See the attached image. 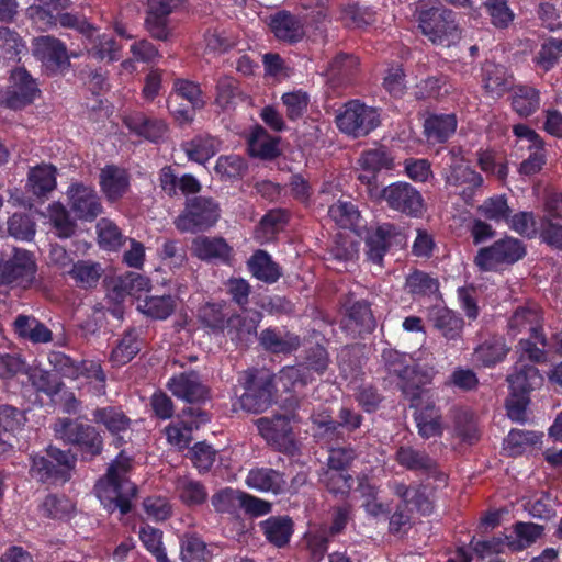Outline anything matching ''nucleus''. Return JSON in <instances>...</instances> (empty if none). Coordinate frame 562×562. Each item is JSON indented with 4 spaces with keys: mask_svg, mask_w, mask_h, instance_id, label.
I'll use <instances>...</instances> for the list:
<instances>
[{
    "mask_svg": "<svg viewBox=\"0 0 562 562\" xmlns=\"http://www.w3.org/2000/svg\"><path fill=\"white\" fill-rule=\"evenodd\" d=\"M542 532V526L518 521L514 525L513 533L505 536L506 544L510 551L519 552L535 543Z\"/></svg>",
    "mask_w": 562,
    "mask_h": 562,
    "instance_id": "obj_37",
    "label": "nucleus"
},
{
    "mask_svg": "<svg viewBox=\"0 0 562 562\" xmlns=\"http://www.w3.org/2000/svg\"><path fill=\"white\" fill-rule=\"evenodd\" d=\"M359 165L362 171L358 175V180L366 187L369 195L373 187H379L378 172L382 169H392L393 158L385 147H378L364 151L359 159Z\"/></svg>",
    "mask_w": 562,
    "mask_h": 562,
    "instance_id": "obj_19",
    "label": "nucleus"
},
{
    "mask_svg": "<svg viewBox=\"0 0 562 562\" xmlns=\"http://www.w3.org/2000/svg\"><path fill=\"white\" fill-rule=\"evenodd\" d=\"M526 255L525 244L514 237H504L481 248L474 258L475 265L483 271L495 270L499 265H513Z\"/></svg>",
    "mask_w": 562,
    "mask_h": 562,
    "instance_id": "obj_11",
    "label": "nucleus"
},
{
    "mask_svg": "<svg viewBox=\"0 0 562 562\" xmlns=\"http://www.w3.org/2000/svg\"><path fill=\"white\" fill-rule=\"evenodd\" d=\"M250 488L260 492H280L285 484L283 474L272 469L251 470L246 480Z\"/></svg>",
    "mask_w": 562,
    "mask_h": 562,
    "instance_id": "obj_41",
    "label": "nucleus"
},
{
    "mask_svg": "<svg viewBox=\"0 0 562 562\" xmlns=\"http://www.w3.org/2000/svg\"><path fill=\"white\" fill-rule=\"evenodd\" d=\"M140 351V341L135 329L125 331L122 339L112 350L110 361L114 367L128 363Z\"/></svg>",
    "mask_w": 562,
    "mask_h": 562,
    "instance_id": "obj_45",
    "label": "nucleus"
},
{
    "mask_svg": "<svg viewBox=\"0 0 562 562\" xmlns=\"http://www.w3.org/2000/svg\"><path fill=\"white\" fill-rule=\"evenodd\" d=\"M27 186L34 195L46 196L56 188V168L45 164L31 168Z\"/></svg>",
    "mask_w": 562,
    "mask_h": 562,
    "instance_id": "obj_39",
    "label": "nucleus"
},
{
    "mask_svg": "<svg viewBox=\"0 0 562 562\" xmlns=\"http://www.w3.org/2000/svg\"><path fill=\"white\" fill-rule=\"evenodd\" d=\"M37 265L34 255L22 248H13L12 255L0 254V285L30 289L36 281Z\"/></svg>",
    "mask_w": 562,
    "mask_h": 562,
    "instance_id": "obj_6",
    "label": "nucleus"
},
{
    "mask_svg": "<svg viewBox=\"0 0 562 562\" xmlns=\"http://www.w3.org/2000/svg\"><path fill=\"white\" fill-rule=\"evenodd\" d=\"M53 429L57 439L77 446L85 460L93 459L103 450V438L94 426L76 419L59 418Z\"/></svg>",
    "mask_w": 562,
    "mask_h": 562,
    "instance_id": "obj_2",
    "label": "nucleus"
},
{
    "mask_svg": "<svg viewBox=\"0 0 562 562\" xmlns=\"http://www.w3.org/2000/svg\"><path fill=\"white\" fill-rule=\"evenodd\" d=\"M48 360L54 370L66 378L78 379L79 376H86L88 379H95L99 382L105 381V374L101 366L94 361L75 360L60 351H52Z\"/></svg>",
    "mask_w": 562,
    "mask_h": 562,
    "instance_id": "obj_16",
    "label": "nucleus"
},
{
    "mask_svg": "<svg viewBox=\"0 0 562 562\" xmlns=\"http://www.w3.org/2000/svg\"><path fill=\"white\" fill-rule=\"evenodd\" d=\"M345 310L346 327L358 333L370 334L376 326V321L371 310V303L364 299H356L347 295L342 302Z\"/></svg>",
    "mask_w": 562,
    "mask_h": 562,
    "instance_id": "obj_17",
    "label": "nucleus"
},
{
    "mask_svg": "<svg viewBox=\"0 0 562 562\" xmlns=\"http://www.w3.org/2000/svg\"><path fill=\"white\" fill-rule=\"evenodd\" d=\"M8 232L16 239L31 240L35 235V223L27 214L14 213L8 220Z\"/></svg>",
    "mask_w": 562,
    "mask_h": 562,
    "instance_id": "obj_63",
    "label": "nucleus"
},
{
    "mask_svg": "<svg viewBox=\"0 0 562 562\" xmlns=\"http://www.w3.org/2000/svg\"><path fill=\"white\" fill-rule=\"evenodd\" d=\"M279 380L286 390H296L311 383L313 376L307 368L301 364L283 368L279 373Z\"/></svg>",
    "mask_w": 562,
    "mask_h": 562,
    "instance_id": "obj_58",
    "label": "nucleus"
},
{
    "mask_svg": "<svg viewBox=\"0 0 562 562\" xmlns=\"http://www.w3.org/2000/svg\"><path fill=\"white\" fill-rule=\"evenodd\" d=\"M33 54L53 72L66 69L70 65L65 45L52 36L34 38Z\"/></svg>",
    "mask_w": 562,
    "mask_h": 562,
    "instance_id": "obj_18",
    "label": "nucleus"
},
{
    "mask_svg": "<svg viewBox=\"0 0 562 562\" xmlns=\"http://www.w3.org/2000/svg\"><path fill=\"white\" fill-rule=\"evenodd\" d=\"M120 46L115 40L106 34L97 35L91 40V47L88 49V54L98 59L108 61H114L119 59Z\"/></svg>",
    "mask_w": 562,
    "mask_h": 562,
    "instance_id": "obj_54",
    "label": "nucleus"
},
{
    "mask_svg": "<svg viewBox=\"0 0 562 562\" xmlns=\"http://www.w3.org/2000/svg\"><path fill=\"white\" fill-rule=\"evenodd\" d=\"M48 458L35 457L30 469L32 479L52 485L58 486V483H65L70 477V470L75 467L77 458L69 450L49 446L46 450Z\"/></svg>",
    "mask_w": 562,
    "mask_h": 562,
    "instance_id": "obj_4",
    "label": "nucleus"
},
{
    "mask_svg": "<svg viewBox=\"0 0 562 562\" xmlns=\"http://www.w3.org/2000/svg\"><path fill=\"white\" fill-rule=\"evenodd\" d=\"M330 362L329 353L324 346L315 344L305 349L303 366L308 372L314 371L322 375L327 371Z\"/></svg>",
    "mask_w": 562,
    "mask_h": 562,
    "instance_id": "obj_59",
    "label": "nucleus"
},
{
    "mask_svg": "<svg viewBox=\"0 0 562 562\" xmlns=\"http://www.w3.org/2000/svg\"><path fill=\"white\" fill-rule=\"evenodd\" d=\"M429 322L445 339L456 341L461 338L464 321L453 311L447 307H434L429 312Z\"/></svg>",
    "mask_w": 562,
    "mask_h": 562,
    "instance_id": "obj_28",
    "label": "nucleus"
},
{
    "mask_svg": "<svg viewBox=\"0 0 562 562\" xmlns=\"http://www.w3.org/2000/svg\"><path fill=\"white\" fill-rule=\"evenodd\" d=\"M359 70V59L346 53L337 54L327 67V76L336 86H345L352 81Z\"/></svg>",
    "mask_w": 562,
    "mask_h": 562,
    "instance_id": "obj_32",
    "label": "nucleus"
},
{
    "mask_svg": "<svg viewBox=\"0 0 562 562\" xmlns=\"http://www.w3.org/2000/svg\"><path fill=\"white\" fill-rule=\"evenodd\" d=\"M248 269L258 280L274 283L281 277V268L265 250H257L248 260Z\"/></svg>",
    "mask_w": 562,
    "mask_h": 562,
    "instance_id": "obj_38",
    "label": "nucleus"
},
{
    "mask_svg": "<svg viewBox=\"0 0 562 562\" xmlns=\"http://www.w3.org/2000/svg\"><path fill=\"white\" fill-rule=\"evenodd\" d=\"M396 460L409 470H428L435 465V461L427 453L412 447H401L396 452Z\"/></svg>",
    "mask_w": 562,
    "mask_h": 562,
    "instance_id": "obj_55",
    "label": "nucleus"
},
{
    "mask_svg": "<svg viewBox=\"0 0 562 562\" xmlns=\"http://www.w3.org/2000/svg\"><path fill=\"white\" fill-rule=\"evenodd\" d=\"M168 390L177 398L190 404H203L211 398V390L196 371L182 372L167 383Z\"/></svg>",
    "mask_w": 562,
    "mask_h": 562,
    "instance_id": "obj_13",
    "label": "nucleus"
},
{
    "mask_svg": "<svg viewBox=\"0 0 562 562\" xmlns=\"http://www.w3.org/2000/svg\"><path fill=\"white\" fill-rule=\"evenodd\" d=\"M369 196L375 201L383 200L391 210L411 217H419L424 211L422 193L408 182H394L383 189L373 187Z\"/></svg>",
    "mask_w": 562,
    "mask_h": 562,
    "instance_id": "obj_7",
    "label": "nucleus"
},
{
    "mask_svg": "<svg viewBox=\"0 0 562 562\" xmlns=\"http://www.w3.org/2000/svg\"><path fill=\"white\" fill-rule=\"evenodd\" d=\"M131 462V459L121 452L110 464L105 476L98 481L95 488L105 492H137V485L130 479Z\"/></svg>",
    "mask_w": 562,
    "mask_h": 562,
    "instance_id": "obj_20",
    "label": "nucleus"
},
{
    "mask_svg": "<svg viewBox=\"0 0 562 562\" xmlns=\"http://www.w3.org/2000/svg\"><path fill=\"white\" fill-rule=\"evenodd\" d=\"M93 422L103 425L106 430L115 437V443L121 446L125 442V434L131 427V419L126 414L115 406L97 408L92 413Z\"/></svg>",
    "mask_w": 562,
    "mask_h": 562,
    "instance_id": "obj_25",
    "label": "nucleus"
},
{
    "mask_svg": "<svg viewBox=\"0 0 562 562\" xmlns=\"http://www.w3.org/2000/svg\"><path fill=\"white\" fill-rule=\"evenodd\" d=\"M512 395H527L539 389L543 383V376L533 366L518 360L513 369V373L507 376Z\"/></svg>",
    "mask_w": 562,
    "mask_h": 562,
    "instance_id": "obj_23",
    "label": "nucleus"
},
{
    "mask_svg": "<svg viewBox=\"0 0 562 562\" xmlns=\"http://www.w3.org/2000/svg\"><path fill=\"white\" fill-rule=\"evenodd\" d=\"M508 331L513 336L528 331L530 338L537 339L543 347L548 345L547 338L542 333L540 315L535 308L518 307L508 321Z\"/></svg>",
    "mask_w": 562,
    "mask_h": 562,
    "instance_id": "obj_24",
    "label": "nucleus"
},
{
    "mask_svg": "<svg viewBox=\"0 0 562 562\" xmlns=\"http://www.w3.org/2000/svg\"><path fill=\"white\" fill-rule=\"evenodd\" d=\"M42 507L47 517L64 519L74 512L75 503L67 494H47Z\"/></svg>",
    "mask_w": 562,
    "mask_h": 562,
    "instance_id": "obj_51",
    "label": "nucleus"
},
{
    "mask_svg": "<svg viewBox=\"0 0 562 562\" xmlns=\"http://www.w3.org/2000/svg\"><path fill=\"white\" fill-rule=\"evenodd\" d=\"M232 247L223 237L198 236L192 241V252L204 261L228 262Z\"/></svg>",
    "mask_w": 562,
    "mask_h": 562,
    "instance_id": "obj_26",
    "label": "nucleus"
},
{
    "mask_svg": "<svg viewBox=\"0 0 562 562\" xmlns=\"http://www.w3.org/2000/svg\"><path fill=\"white\" fill-rule=\"evenodd\" d=\"M432 376V368L413 363L407 375L398 381V387L409 402L411 407L418 408L426 401H430L429 390L426 389V385L431 382Z\"/></svg>",
    "mask_w": 562,
    "mask_h": 562,
    "instance_id": "obj_14",
    "label": "nucleus"
},
{
    "mask_svg": "<svg viewBox=\"0 0 562 562\" xmlns=\"http://www.w3.org/2000/svg\"><path fill=\"white\" fill-rule=\"evenodd\" d=\"M218 142L211 136H196L182 145L188 158L192 161L204 164L213 157L218 148Z\"/></svg>",
    "mask_w": 562,
    "mask_h": 562,
    "instance_id": "obj_46",
    "label": "nucleus"
},
{
    "mask_svg": "<svg viewBox=\"0 0 562 562\" xmlns=\"http://www.w3.org/2000/svg\"><path fill=\"white\" fill-rule=\"evenodd\" d=\"M179 417V423L166 428V435L170 443L186 448L192 441V431L210 422V414L201 407H187Z\"/></svg>",
    "mask_w": 562,
    "mask_h": 562,
    "instance_id": "obj_15",
    "label": "nucleus"
},
{
    "mask_svg": "<svg viewBox=\"0 0 562 562\" xmlns=\"http://www.w3.org/2000/svg\"><path fill=\"white\" fill-rule=\"evenodd\" d=\"M126 125L132 132L150 142H158L167 131V125L161 120L147 117L144 114L128 117Z\"/></svg>",
    "mask_w": 562,
    "mask_h": 562,
    "instance_id": "obj_43",
    "label": "nucleus"
},
{
    "mask_svg": "<svg viewBox=\"0 0 562 562\" xmlns=\"http://www.w3.org/2000/svg\"><path fill=\"white\" fill-rule=\"evenodd\" d=\"M269 25L278 40L289 43L301 41L305 34L301 20L286 11L272 15Z\"/></svg>",
    "mask_w": 562,
    "mask_h": 562,
    "instance_id": "obj_30",
    "label": "nucleus"
},
{
    "mask_svg": "<svg viewBox=\"0 0 562 562\" xmlns=\"http://www.w3.org/2000/svg\"><path fill=\"white\" fill-rule=\"evenodd\" d=\"M259 340L265 349L274 353H288L296 350L301 345L297 335L286 333L284 336H281L276 330L269 328L261 331Z\"/></svg>",
    "mask_w": 562,
    "mask_h": 562,
    "instance_id": "obj_44",
    "label": "nucleus"
},
{
    "mask_svg": "<svg viewBox=\"0 0 562 562\" xmlns=\"http://www.w3.org/2000/svg\"><path fill=\"white\" fill-rule=\"evenodd\" d=\"M419 29L435 45L450 47L461 37V31L453 11L432 7L418 13Z\"/></svg>",
    "mask_w": 562,
    "mask_h": 562,
    "instance_id": "obj_1",
    "label": "nucleus"
},
{
    "mask_svg": "<svg viewBox=\"0 0 562 562\" xmlns=\"http://www.w3.org/2000/svg\"><path fill=\"white\" fill-rule=\"evenodd\" d=\"M449 155L451 162L448 168L445 169L443 173L446 184L454 188L462 187L463 189L460 194L465 198L472 196L473 191L483 183L482 176L462 160L457 159L452 155V151H450Z\"/></svg>",
    "mask_w": 562,
    "mask_h": 562,
    "instance_id": "obj_21",
    "label": "nucleus"
},
{
    "mask_svg": "<svg viewBox=\"0 0 562 562\" xmlns=\"http://www.w3.org/2000/svg\"><path fill=\"white\" fill-rule=\"evenodd\" d=\"M217 451L205 441L196 442L188 453L193 465L200 471H209L216 458Z\"/></svg>",
    "mask_w": 562,
    "mask_h": 562,
    "instance_id": "obj_62",
    "label": "nucleus"
},
{
    "mask_svg": "<svg viewBox=\"0 0 562 562\" xmlns=\"http://www.w3.org/2000/svg\"><path fill=\"white\" fill-rule=\"evenodd\" d=\"M260 528L269 543L284 548L294 532V522L289 516H271L260 522Z\"/></svg>",
    "mask_w": 562,
    "mask_h": 562,
    "instance_id": "obj_31",
    "label": "nucleus"
},
{
    "mask_svg": "<svg viewBox=\"0 0 562 562\" xmlns=\"http://www.w3.org/2000/svg\"><path fill=\"white\" fill-rule=\"evenodd\" d=\"M415 419L419 435L424 438L440 436L442 432L441 416L439 415L435 403L426 401L422 407L417 408Z\"/></svg>",
    "mask_w": 562,
    "mask_h": 562,
    "instance_id": "obj_40",
    "label": "nucleus"
},
{
    "mask_svg": "<svg viewBox=\"0 0 562 562\" xmlns=\"http://www.w3.org/2000/svg\"><path fill=\"white\" fill-rule=\"evenodd\" d=\"M97 227L100 245L109 250H116L126 241L120 228L106 218H102Z\"/></svg>",
    "mask_w": 562,
    "mask_h": 562,
    "instance_id": "obj_61",
    "label": "nucleus"
},
{
    "mask_svg": "<svg viewBox=\"0 0 562 562\" xmlns=\"http://www.w3.org/2000/svg\"><path fill=\"white\" fill-rule=\"evenodd\" d=\"M41 94L36 79L23 67L11 71L9 83L0 89V104L11 110H21Z\"/></svg>",
    "mask_w": 562,
    "mask_h": 562,
    "instance_id": "obj_10",
    "label": "nucleus"
},
{
    "mask_svg": "<svg viewBox=\"0 0 562 562\" xmlns=\"http://www.w3.org/2000/svg\"><path fill=\"white\" fill-rule=\"evenodd\" d=\"M102 272L101 265L91 260H79L69 270V274L75 279L76 283L83 289L94 288Z\"/></svg>",
    "mask_w": 562,
    "mask_h": 562,
    "instance_id": "obj_48",
    "label": "nucleus"
},
{
    "mask_svg": "<svg viewBox=\"0 0 562 562\" xmlns=\"http://www.w3.org/2000/svg\"><path fill=\"white\" fill-rule=\"evenodd\" d=\"M385 370L391 375H395L401 381L413 366V360L405 353L389 349L382 353Z\"/></svg>",
    "mask_w": 562,
    "mask_h": 562,
    "instance_id": "obj_60",
    "label": "nucleus"
},
{
    "mask_svg": "<svg viewBox=\"0 0 562 562\" xmlns=\"http://www.w3.org/2000/svg\"><path fill=\"white\" fill-rule=\"evenodd\" d=\"M143 314L155 318L166 319L176 308V300L171 295L146 296L137 306Z\"/></svg>",
    "mask_w": 562,
    "mask_h": 562,
    "instance_id": "obj_47",
    "label": "nucleus"
},
{
    "mask_svg": "<svg viewBox=\"0 0 562 562\" xmlns=\"http://www.w3.org/2000/svg\"><path fill=\"white\" fill-rule=\"evenodd\" d=\"M100 184L106 198L116 201L125 194L130 186L128 175L116 166H106L101 170Z\"/></svg>",
    "mask_w": 562,
    "mask_h": 562,
    "instance_id": "obj_34",
    "label": "nucleus"
},
{
    "mask_svg": "<svg viewBox=\"0 0 562 562\" xmlns=\"http://www.w3.org/2000/svg\"><path fill=\"white\" fill-rule=\"evenodd\" d=\"M215 172L223 179H235L243 176L247 166L237 155L221 156L215 165Z\"/></svg>",
    "mask_w": 562,
    "mask_h": 562,
    "instance_id": "obj_64",
    "label": "nucleus"
},
{
    "mask_svg": "<svg viewBox=\"0 0 562 562\" xmlns=\"http://www.w3.org/2000/svg\"><path fill=\"white\" fill-rule=\"evenodd\" d=\"M539 93L531 87H518L513 97V109L520 116H529L539 108Z\"/></svg>",
    "mask_w": 562,
    "mask_h": 562,
    "instance_id": "obj_53",
    "label": "nucleus"
},
{
    "mask_svg": "<svg viewBox=\"0 0 562 562\" xmlns=\"http://www.w3.org/2000/svg\"><path fill=\"white\" fill-rule=\"evenodd\" d=\"M380 123L378 109L368 106L359 100L348 101L336 115L339 131L355 138L369 135Z\"/></svg>",
    "mask_w": 562,
    "mask_h": 562,
    "instance_id": "obj_8",
    "label": "nucleus"
},
{
    "mask_svg": "<svg viewBox=\"0 0 562 562\" xmlns=\"http://www.w3.org/2000/svg\"><path fill=\"white\" fill-rule=\"evenodd\" d=\"M482 80L485 90L493 97H502L512 87L506 68L488 60L483 65Z\"/></svg>",
    "mask_w": 562,
    "mask_h": 562,
    "instance_id": "obj_35",
    "label": "nucleus"
},
{
    "mask_svg": "<svg viewBox=\"0 0 562 562\" xmlns=\"http://www.w3.org/2000/svg\"><path fill=\"white\" fill-rule=\"evenodd\" d=\"M329 217L340 227L348 228L357 224L360 213L349 201H337L328 210Z\"/></svg>",
    "mask_w": 562,
    "mask_h": 562,
    "instance_id": "obj_56",
    "label": "nucleus"
},
{
    "mask_svg": "<svg viewBox=\"0 0 562 562\" xmlns=\"http://www.w3.org/2000/svg\"><path fill=\"white\" fill-rule=\"evenodd\" d=\"M71 211L79 220L93 221L101 212L102 205L95 191L81 183L72 184L68 190Z\"/></svg>",
    "mask_w": 562,
    "mask_h": 562,
    "instance_id": "obj_22",
    "label": "nucleus"
},
{
    "mask_svg": "<svg viewBox=\"0 0 562 562\" xmlns=\"http://www.w3.org/2000/svg\"><path fill=\"white\" fill-rule=\"evenodd\" d=\"M297 415L294 412L288 414H277L272 418L261 417L256 420L259 434L274 449L293 454L296 450V440L292 422H297Z\"/></svg>",
    "mask_w": 562,
    "mask_h": 562,
    "instance_id": "obj_9",
    "label": "nucleus"
},
{
    "mask_svg": "<svg viewBox=\"0 0 562 562\" xmlns=\"http://www.w3.org/2000/svg\"><path fill=\"white\" fill-rule=\"evenodd\" d=\"M509 350L510 348L506 345L504 337L493 336L475 348L474 357L483 367H493L502 362Z\"/></svg>",
    "mask_w": 562,
    "mask_h": 562,
    "instance_id": "obj_36",
    "label": "nucleus"
},
{
    "mask_svg": "<svg viewBox=\"0 0 562 562\" xmlns=\"http://www.w3.org/2000/svg\"><path fill=\"white\" fill-rule=\"evenodd\" d=\"M397 236V229L393 224L384 223L375 229L368 232L366 238L367 256L369 260L381 265L384 255L389 250L392 239Z\"/></svg>",
    "mask_w": 562,
    "mask_h": 562,
    "instance_id": "obj_27",
    "label": "nucleus"
},
{
    "mask_svg": "<svg viewBox=\"0 0 562 562\" xmlns=\"http://www.w3.org/2000/svg\"><path fill=\"white\" fill-rule=\"evenodd\" d=\"M180 555L183 562H206L209 551L201 537L190 533L181 540Z\"/></svg>",
    "mask_w": 562,
    "mask_h": 562,
    "instance_id": "obj_52",
    "label": "nucleus"
},
{
    "mask_svg": "<svg viewBox=\"0 0 562 562\" xmlns=\"http://www.w3.org/2000/svg\"><path fill=\"white\" fill-rule=\"evenodd\" d=\"M245 392L239 397L244 411L259 414L268 409L274 402V376L263 370H248L244 374Z\"/></svg>",
    "mask_w": 562,
    "mask_h": 562,
    "instance_id": "obj_5",
    "label": "nucleus"
},
{
    "mask_svg": "<svg viewBox=\"0 0 562 562\" xmlns=\"http://www.w3.org/2000/svg\"><path fill=\"white\" fill-rule=\"evenodd\" d=\"M249 147L252 156L263 159H273L279 155L278 140L267 135L262 127L254 133Z\"/></svg>",
    "mask_w": 562,
    "mask_h": 562,
    "instance_id": "obj_50",
    "label": "nucleus"
},
{
    "mask_svg": "<svg viewBox=\"0 0 562 562\" xmlns=\"http://www.w3.org/2000/svg\"><path fill=\"white\" fill-rule=\"evenodd\" d=\"M221 216V209L212 198L195 195L187 198L184 207L173 224L181 233H199L213 227Z\"/></svg>",
    "mask_w": 562,
    "mask_h": 562,
    "instance_id": "obj_3",
    "label": "nucleus"
},
{
    "mask_svg": "<svg viewBox=\"0 0 562 562\" xmlns=\"http://www.w3.org/2000/svg\"><path fill=\"white\" fill-rule=\"evenodd\" d=\"M48 216L59 238H69L76 233V221L70 217L68 210L61 203L55 202L49 205Z\"/></svg>",
    "mask_w": 562,
    "mask_h": 562,
    "instance_id": "obj_49",
    "label": "nucleus"
},
{
    "mask_svg": "<svg viewBox=\"0 0 562 562\" xmlns=\"http://www.w3.org/2000/svg\"><path fill=\"white\" fill-rule=\"evenodd\" d=\"M149 289L148 278L137 272H127L119 277L109 295L113 301L120 303L127 295L139 297L142 292L149 291Z\"/></svg>",
    "mask_w": 562,
    "mask_h": 562,
    "instance_id": "obj_33",
    "label": "nucleus"
},
{
    "mask_svg": "<svg viewBox=\"0 0 562 562\" xmlns=\"http://www.w3.org/2000/svg\"><path fill=\"white\" fill-rule=\"evenodd\" d=\"M200 322L212 330H224L227 326H235L240 316L226 311V303L207 302L198 311Z\"/></svg>",
    "mask_w": 562,
    "mask_h": 562,
    "instance_id": "obj_29",
    "label": "nucleus"
},
{
    "mask_svg": "<svg viewBox=\"0 0 562 562\" xmlns=\"http://www.w3.org/2000/svg\"><path fill=\"white\" fill-rule=\"evenodd\" d=\"M425 134L429 143H443L456 131L457 120L454 115H432L425 121Z\"/></svg>",
    "mask_w": 562,
    "mask_h": 562,
    "instance_id": "obj_42",
    "label": "nucleus"
},
{
    "mask_svg": "<svg viewBox=\"0 0 562 562\" xmlns=\"http://www.w3.org/2000/svg\"><path fill=\"white\" fill-rule=\"evenodd\" d=\"M182 0H147L145 29L158 41L168 42L172 37L169 15L178 10Z\"/></svg>",
    "mask_w": 562,
    "mask_h": 562,
    "instance_id": "obj_12",
    "label": "nucleus"
},
{
    "mask_svg": "<svg viewBox=\"0 0 562 562\" xmlns=\"http://www.w3.org/2000/svg\"><path fill=\"white\" fill-rule=\"evenodd\" d=\"M405 286L413 295H431L438 292L439 282L423 271H415L406 278Z\"/></svg>",
    "mask_w": 562,
    "mask_h": 562,
    "instance_id": "obj_57",
    "label": "nucleus"
}]
</instances>
